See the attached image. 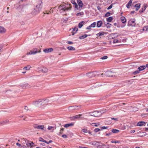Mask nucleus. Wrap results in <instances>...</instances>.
I'll return each mask as SVG.
<instances>
[{"mask_svg":"<svg viewBox=\"0 0 148 148\" xmlns=\"http://www.w3.org/2000/svg\"><path fill=\"white\" fill-rule=\"evenodd\" d=\"M40 5V4H38L36 6L32 12L33 15H35L39 12L41 10Z\"/></svg>","mask_w":148,"mask_h":148,"instance_id":"1","label":"nucleus"},{"mask_svg":"<svg viewBox=\"0 0 148 148\" xmlns=\"http://www.w3.org/2000/svg\"><path fill=\"white\" fill-rule=\"evenodd\" d=\"M64 7H63V8H61V10H62L64 11H65L69 10H71L72 6L70 4H66V3H64Z\"/></svg>","mask_w":148,"mask_h":148,"instance_id":"2","label":"nucleus"},{"mask_svg":"<svg viewBox=\"0 0 148 148\" xmlns=\"http://www.w3.org/2000/svg\"><path fill=\"white\" fill-rule=\"evenodd\" d=\"M89 114H90V116L98 117L101 115L102 112L101 111H96L93 112H89Z\"/></svg>","mask_w":148,"mask_h":148,"instance_id":"3","label":"nucleus"},{"mask_svg":"<svg viewBox=\"0 0 148 148\" xmlns=\"http://www.w3.org/2000/svg\"><path fill=\"white\" fill-rule=\"evenodd\" d=\"M44 99H40L34 101V104L36 106L41 107V105H42V103H44Z\"/></svg>","mask_w":148,"mask_h":148,"instance_id":"4","label":"nucleus"},{"mask_svg":"<svg viewBox=\"0 0 148 148\" xmlns=\"http://www.w3.org/2000/svg\"><path fill=\"white\" fill-rule=\"evenodd\" d=\"M136 24L135 20L134 19H131L128 21L127 25L129 26L134 27Z\"/></svg>","mask_w":148,"mask_h":148,"instance_id":"5","label":"nucleus"},{"mask_svg":"<svg viewBox=\"0 0 148 148\" xmlns=\"http://www.w3.org/2000/svg\"><path fill=\"white\" fill-rule=\"evenodd\" d=\"M33 127L34 128L44 130V126L43 125H39L37 124H35L33 125Z\"/></svg>","mask_w":148,"mask_h":148,"instance_id":"6","label":"nucleus"},{"mask_svg":"<svg viewBox=\"0 0 148 148\" xmlns=\"http://www.w3.org/2000/svg\"><path fill=\"white\" fill-rule=\"evenodd\" d=\"M82 116L81 114H79L78 115H76L75 116L70 117L69 119L71 121H74L77 119L80 118V117Z\"/></svg>","mask_w":148,"mask_h":148,"instance_id":"7","label":"nucleus"},{"mask_svg":"<svg viewBox=\"0 0 148 148\" xmlns=\"http://www.w3.org/2000/svg\"><path fill=\"white\" fill-rule=\"evenodd\" d=\"M86 75L89 78L92 77L96 76V75L95 74L94 72H90L86 73Z\"/></svg>","mask_w":148,"mask_h":148,"instance_id":"8","label":"nucleus"},{"mask_svg":"<svg viewBox=\"0 0 148 148\" xmlns=\"http://www.w3.org/2000/svg\"><path fill=\"white\" fill-rule=\"evenodd\" d=\"M105 75L108 77H112L113 76L112 73L111 71H106L105 73Z\"/></svg>","mask_w":148,"mask_h":148,"instance_id":"9","label":"nucleus"},{"mask_svg":"<svg viewBox=\"0 0 148 148\" xmlns=\"http://www.w3.org/2000/svg\"><path fill=\"white\" fill-rule=\"evenodd\" d=\"M147 6L146 4H145L144 6L142 7L141 9L139 10V12L140 13L143 12H144Z\"/></svg>","mask_w":148,"mask_h":148,"instance_id":"10","label":"nucleus"},{"mask_svg":"<svg viewBox=\"0 0 148 148\" xmlns=\"http://www.w3.org/2000/svg\"><path fill=\"white\" fill-rule=\"evenodd\" d=\"M53 49L51 48H47L45 49L43 51L45 53H48L52 51L53 50Z\"/></svg>","mask_w":148,"mask_h":148,"instance_id":"11","label":"nucleus"},{"mask_svg":"<svg viewBox=\"0 0 148 148\" xmlns=\"http://www.w3.org/2000/svg\"><path fill=\"white\" fill-rule=\"evenodd\" d=\"M77 2L79 5V8H82L83 6V4L82 1L81 0H77Z\"/></svg>","mask_w":148,"mask_h":148,"instance_id":"12","label":"nucleus"},{"mask_svg":"<svg viewBox=\"0 0 148 148\" xmlns=\"http://www.w3.org/2000/svg\"><path fill=\"white\" fill-rule=\"evenodd\" d=\"M74 125V123H69L65 124L64 126L66 128H67L69 127H72Z\"/></svg>","mask_w":148,"mask_h":148,"instance_id":"13","label":"nucleus"},{"mask_svg":"<svg viewBox=\"0 0 148 148\" xmlns=\"http://www.w3.org/2000/svg\"><path fill=\"white\" fill-rule=\"evenodd\" d=\"M6 30L4 27L0 26V33H4L5 32Z\"/></svg>","mask_w":148,"mask_h":148,"instance_id":"14","label":"nucleus"},{"mask_svg":"<svg viewBox=\"0 0 148 148\" xmlns=\"http://www.w3.org/2000/svg\"><path fill=\"white\" fill-rule=\"evenodd\" d=\"M120 20L121 22L123 23H125L126 21V20L125 18L123 16H122Z\"/></svg>","mask_w":148,"mask_h":148,"instance_id":"15","label":"nucleus"},{"mask_svg":"<svg viewBox=\"0 0 148 148\" xmlns=\"http://www.w3.org/2000/svg\"><path fill=\"white\" fill-rule=\"evenodd\" d=\"M132 0H130L128 2V3L126 5V7L128 8H130V6L132 4Z\"/></svg>","mask_w":148,"mask_h":148,"instance_id":"16","label":"nucleus"},{"mask_svg":"<svg viewBox=\"0 0 148 148\" xmlns=\"http://www.w3.org/2000/svg\"><path fill=\"white\" fill-rule=\"evenodd\" d=\"M145 124V122L144 121H140L137 123V125L139 126H141Z\"/></svg>","mask_w":148,"mask_h":148,"instance_id":"17","label":"nucleus"},{"mask_svg":"<svg viewBox=\"0 0 148 148\" xmlns=\"http://www.w3.org/2000/svg\"><path fill=\"white\" fill-rule=\"evenodd\" d=\"M146 68V66L144 65L141 66L140 67H139L138 69L139 71H143Z\"/></svg>","mask_w":148,"mask_h":148,"instance_id":"18","label":"nucleus"},{"mask_svg":"<svg viewBox=\"0 0 148 148\" xmlns=\"http://www.w3.org/2000/svg\"><path fill=\"white\" fill-rule=\"evenodd\" d=\"M9 122V120H6L3 121H1L0 122L1 125H5Z\"/></svg>","mask_w":148,"mask_h":148,"instance_id":"19","label":"nucleus"},{"mask_svg":"<svg viewBox=\"0 0 148 148\" xmlns=\"http://www.w3.org/2000/svg\"><path fill=\"white\" fill-rule=\"evenodd\" d=\"M140 3L136 4L134 7L136 8V10L138 11L140 8Z\"/></svg>","mask_w":148,"mask_h":148,"instance_id":"20","label":"nucleus"},{"mask_svg":"<svg viewBox=\"0 0 148 148\" xmlns=\"http://www.w3.org/2000/svg\"><path fill=\"white\" fill-rule=\"evenodd\" d=\"M104 34H106V33L104 32H100L98 34H96L97 36H103Z\"/></svg>","mask_w":148,"mask_h":148,"instance_id":"21","label":"nucleus"},{"mask_svg":"<svg viewBox=\"0 0 148 148\" xmlns=\"http://www.w3.org/2000/svg\"><path fill=\"white\" fill-rule=\"evenodd\" d=\"M102 24V22L101 21H98L97 24V27H100Z\"/></svg>","mask_w":148,"mask_h":148,"instance_id":"22","label":"nucleus"},{"mask_svg":"<svg viewBox=\"0 0 148 148\" xmlns=\"http://www.w3.org/2000/svg\"><path fill=\"white\" fill-rule=\"evenodd\" d=\"M44 103H42V105H41V107L42 106H46L47 105V103L48 101V99H44Z\"/></svg>","mask_w":148,"mask_h":148,"instance_id":"23","label":"nucleus"},{"mask_svg":"<svg viewBox=\"0 0 148 148\" xmlns=\"http://www.w3.org/2000/svg\"><path fill=\"white\" fill-rule=\"evenodd\" d=\"M85 23L84 21H82L80 22L78 24V27L79 28H81L83 26V24Z\"/></svg>","mask_w":148,"mask_h":148,"instance_id":"24","label":"nucleus"},{"mask_svg":"<svg viewBox=\"0 0 148 148\" xmlns=\"http://www.w3.org/2000/svg\"><path fill=\"white\" fill-rule=\"evenodd\" d=\"M25 142L26 145L27 147L30 146L31 147H32V146L31 145V143H30V141H29L28 140H25Z\"/></svg>","mask_w":148,"mask_h":148,"instance_id":"25","label":"nucleus"},{"mask_svg":"<svg viewBox=\"0 0 148 148\" xmlns=\"http://www.w3.org/2000/svg\"><path fill=\"white\" fill-rule=\"evenodd\" d=\"M88 36V35L85 34L83 35L79 36V38L80 39H83L86 38Z\"/></svg>","mask_w":148,"mask_h":148,"instance_id":"26","label":"nucleus"},{"mask_svg":"<svg viewBox=\"0 0 148 148\" xmlns=\"http://www.w3.org/2000/svg\"><path fill=\"white\" fill-rule=\"evenodd\" d=\"M67 49L69 51H74L75 50V48L72 46L67 47Z\"/></svg>","mask_w":148,"mask_h":148,"instance_id":"27","label":"nucleus"},{"mask_svg":"<svg viewBox=\"0 0 148 148\" xmlns=\"http://www.w3.org/2000/svg\"><path fill=\"white\" fill-rule=\"evenodd\" d=\"M48 71V69L46 68H43L41 70V71L42 73H46Z\"/></svg>","mask_w":148,"mask_h":148,"instance_id":"28","label":"nucleus"},{"mask_svg":"<svg viewBox=\"0 0 148 148\" xmlns=\"http://www.w3.org/2000/svg\"><path fill=\"white\" fill-rule=\"evenodd\" d=\"M113 19V17L112 16H110L106 19L107 21L108 22H110L112 21Z\"/></svg>","mask_w":148,"mask_h":148,"instance_id":"29","label":"nucleus"},{"mask_svg":"<svg viewBox=\"0 0 148 148\" xmlns=\"http://www.w3.org/2000/svg\"><path fill=\"white\" fill-rule=\"evenodd\" d=\"M112 132L114 133H118L119 132V130L116 129H112Z\"/></svg>","mask_w":148,"mask_h":148,"instance_id":"30","label":"nucleus"},{"mask_svg":"<svg viewBox=\"0 0 148 148\" xmlns=\"http://www.w3.org/2000/svg\"><path fill=\"white\" fill-rule=\"evenodd\" d=\"M36 54V53L32 50V51H31L27 53V55H32L34 54Z\"/></svg>","mask_w":148,"mask_h":148,"instance_id":"31","label":"nucleus"},{"mask_svg":"<svg viewBox=\"0 0 148 148\" xmlns=\"http://www.w3.org/2000/svg\"><path fill=\"white\" fill-rule=\"evenodd\" d=\"M75 107H76L75 106H70L69 107V109L70 110H76Z\"/></svg>","mask_w":148,"mask_h":148,"instance_id":"32","label":"nucleus"},{"mask_svg":"<svg viewBox=\"0 0 148 148\" xmlns=\"http://www.w3.org/2000/svg\"><path fill=\"white\" fill-rule=\"evenodd\" d=\"M32 50L34 51V52H35L36 53H40V52L41 51L40 50L39 51H37V49L36 48H34Z\"/></svg>","mask_w":148,"mask_h":148,"instance_id":"33","label":"nucleus"},{"mask_svg":"<svg viewBox=\"0 0 148 148\" xmlns=\"http://www.w3.org/2000/svg\"><path fill=\"white\" fill-rule=\"evenodd\" d=\"M84 14V13L83 12H81L78 13H77L76 14V15L77 16H81L83 15Z\"/></svg>","mask_w":148,"mask_h":148,"instance_id":"34","label":"nucleus"},{"mask_svg":"<svg viewBox=\"0 0 148 148\" xmlns=\"http://www.w3.org/2000/svg\"><path fill=\"white\" fill-rule=\"evenodd\" d=\"M64 128H61L60 129L59 134V136H60L61 134H62L63 131H64Z\"/></svg>","mask_w":148,"mask_h":148,"instance_id":"35","label":"nucleus"},{"mask_svg":"<svg viewBox=\"0 0 148 148\" xmlns=\"http://www.w3.org/2000/svg\"><path fill=\"white\" fill-rule=\"evenodd\" d=\"M143 30L145 31H148V25L147 26L144 27H143Z\"/></svg>","mask_w":148,"mask_h":148,"instance_id":"36","label":"nucleus"},{"mask_svg":"<svg viewBox=\"0 0 148 148\" xmlns=\"http://www.w3.org/2000/svg\"><path fill=\"white\" fill-rule=\"evenodd\" d=\"M96 24V22H94V23H92L90 25V26H91V27H95Z\"/></svg>","mask_w":148,"mask_h":148,"instance_id":"37","label":"nucleus"},{"mask_svg":"<svg viewBox=\"0 0 148 148\" xmlns=\"http://www.w3.org/2000/svg\"><path fill=\"white\" fill-rule=\"evenodd\" d=\"M76 107H75L76 110H78L80 109L81 108V105H79L78 106H75Z\"/></svg>","mask_w":148,"mask_h":148,"instance_id":"38","label":"nucleus"},{"mask_svg":"<svg viewBox=\"0 0 148 148\" xmlns=\"http://www.w3.org/2000/svg\"><path fill=\"white\" fill-rule=\"evenodd\" d=\"M30 66L29 65L27 66L24 67V69H25L26 70H29L30 69Z\"/></svg>","mask_w":148,"mask_h":148,"instance_id":"39","label":"nucleus"},{"mask_svg":"<svg viewBox=\"0 0 148 148\" xmlns=\"http://www.w3.org/2000/svg\"><path fill=\"white\" fill-rule=\"evenodd\" d=\"M119 42V40L117 39H114L113 40V43H118V42Z\"/></svg>","mask_w":148,"mask_h":148,"instance_id":"40","label":"nucleus"},{"mask_svg":"<svg viewBox=\"0 0 148 148\" xmlns=\"http://www.w3.org/2000/svg\"><path fill=\"white\" fill-rule=\"evenodd\" d=\"M111 24L107 23L106 24V26L107 28L110 27H111Z\"/></svg>","mask_w":148,"mask_h":148,"instance_id":"41","label":"nucleus"},{"mask_svg":"<svg viewBox=\"0 0 148 148\" xmlns=\"http://www.w3.org/2000/svg\"><path fill=\"white\" fill-rule=\"evenodd\" d=\"M110 14H111V13H110V12H108L105 14V16L108 17V16H109L110 15Z\"/></svg>","mask_w":148,"mask_h":148,"instance_id":"42","label":"nucleus"},{"mask_svg":"<svg viewBox=\"0 0 148 148\" xmlns=\"http://www.w3.org/2000/svg\"><path fill=\"white\" fill-rule=\"evenodd\" d=\"M139 71L138 70L136 71L133 72V74L135 75H136L139 73Z\"/></svg>","mask_w":148,"mask_h":148,"instance_id":"43","label":"nucleus"},{"mask_svg":"<svg viewBox=\"0 0 148 148\" xmlns=\"http://www.w3.org/2000/svg\"><path fill=\"white\" fill-rule=\"evenodd\" d=\"M111 143H119V141H118L117 140H112L111 141Z\"/></svg>","mask_w":148,"mask_h":148,"instance_id":"44","label":"nucleus"},{"mask_svg":"<svg viewBox=\"0 0 148 148\" xmlns=\"http://www.w3.org/2000/svg\"><path fill=\"white\" fill-rule=\"evenodd\" d=\"M113 4L112 3L111 5L107 8V9L109 10L111 9L112 7Z\"/></svg>","mask_w":148,"mask_h":148,"instance_id":"45","label":"nucleus"},{"mask_svg":"<svg viewBox=\"0 0 148 148\" xmlns=\"http://www.w3.org/2000/svg\"><path fill=\"white\" fill-rule=\"evenodd\" d=\"M108 57L107 56H104L103 57H101V59L102 60H105L107 59L108 58Z\"/></svg>","mask_w":148,"mask_h":148,"instance_id":"46","label":"nucleus"},{"mask_svg":"<svg viewBox=\"0 0 148 148\" xmlns=\"http://www.w3.org/2000/svg\"><path fill=\"white\" fill-rule=\"evenodd\" d=\"M100 129L99 128H96L94 130V131L95 132H98L100 131Z\"/></svg>","mask_w":148,"mask_h":148,"instance_id":"47","label":"nucleus"},{"mask_svg":"<svg viewBox=\"0 0 148 148\" xmlns=\"http://www.w3.org/2000/svg\"><path fill=\"white\" fill-rule=\"evenodd\" d=\"M82 132L84 133H87L88 132V130L86 129H83L82 130Z\"/></svg>","mask_w":148,"mask_h":148,"instance_id":"48","label":"nucleus"},{"mask_svg":"<svg viewBox=\"0 0 148 148\" xmlns=\"http://www.w3.org/2000/svg\"><path fill=\"white\" fill-rule=\"evenodd\" d=\"M39 140L40 142H44L43 140H45L43 139L41 137H40L39 138Z\"/></svg>","mask_w":148,"mask_h":148,"instance_id":"49","label":"nucleus"},{"mask_svg":"<svg viewBox=\"0 0 148 148\" xmlns=\"http://www.w3.org/2000/svg\"><path fill=\"white\" fill-rule=\"evenodd\" d=\"M64 3H63V4H61L60 6H59V8L61 10V8H63V7H64Z\"/></svg>","mask_w":148,"mask_h":148,"instance_id":"50","label":"nucleus"},{"mask_svg":"<svg viewBox=\"0 0 148 148\" xmlns=\"http://www.w3.org/2000/svg\"><path fill=\"white\" fill-rule=\"evenodd\" d=\"M75 8L77 9V10H78L79 8V7H78V5L77 3L75 5Z\"/></svg>","mask_w":148,"mask_h":148,"instance_id":"51","label":"nucleus"},{"mask_svg":"<svg viewBox=\"0 0 148 148\" xmlns=\"http://www.w3.org/2000/svg\"><path fill=\"white\" fill-rule=\"evenodd\" d=\"M93 124L94 125H93V126L97 127L99 125V124H97L96 123H93Z\"/></svg>","mask_w":148,"mask_h":148,"instance_id":"52","label":"nucleus"},{"mask_svg":"<svg viewBox=\"0 0 148 148\" xmlns=\"http://www.w3.org/2000/svg\"><path fill=\"white\" fill-rule=\"evenodd\" d=\"M112 134V132H110L108 133H106V136H110Z\"/></svg>","mask_w":148,"mask_h":148,"instance_id":"53","label":"nucleus"},{"mask_svg":"<svg viewBox=\"0 0 148 148\" xmlns=\"http://www.w3.org/2000/svg\"><path fill=\"white\" fill-rule=\"evenodd\" d=\"M62 137L64 138H66L67 137V136L66 134H64L62 136Z\"/></svg>","mask_w":148,"mask_h":148,"instance_id":"54","label":"nucleus"},{"mask_svg":"<svg viewBox=\"0 0 148 148\" xmlns=\"http://www.w3.org/2000/svg\"><path fill=\"white\" fill-rule=\"evenodd\" d=\"M67 43L68 44H72L74 43L73 42H71V41H67Z\"/></svg>","mask_w":148,"mask_h":148,"instance_id":"55","label":"nucleus"},{"mask_svg":"<svg viewBox=\"0 0 148 148\" xmlns=\"http://www.w3.org/2000/svg\"><path fill=\"white\" fill-rule=\"evenodd\" d=\"M101 127V128L102 130L105 129H106L107 128V127H105V126Z\"/></svg>","mask_w":148,"mask_h":148,"instance_id":"56","label":"nucleus"},{"mask_svg":"<svg viewBox=\"0 0 148 148\" xmlns=\"http://www.w3.org/2000/svg\"><path fill=\"white\" fill-rule=\"evenodd\" d=\"M78 28H76V27H75L73 28V31H76V32H77L78 30Z\"/></svg>","mask_w":148,"mask_h":148,"instance_id":"57","label":"nucleus"},{"mask_svg":"<svg viewBox=\"0 0 148 148\" xmlns=\"http://www.w3.org/2000/svg\"><path fill=\"white\" fill-rule=\"evenodd\" d=\"M91 28V27L90 26V25L87 27L86 28L87 29H90Z\"/></svg>","mask_w":148,"mask_h":148,"instance_id":"58","label":"nucleus"},{"mask_svg":"<svg viewBox=\"0 0 148 148\" xmlns=\"http://www.w3.org/2000/svg\"><path fill=\"white\" fill-rule=\"evenodd\" d=\"M53 128V127L52 126H49L48 127L47 129L48 130H51V129Z\"/></svg>","mask_w":148,"mask_h":148,"instance_id":"59","label":"nucleus"},{"mask_svg":"<svg viewBox=\"0 0 148 148\" xmlns=\"http://www.w3.org/2000/svg\"><path fill=\"white\" fill-rule=\"evenodd\" d=\"M71 3L72 4H73L74 5H75L76 3L75 2V1L74 0H72V1H71Z\"/></svg>","mask_w":148,"mask_h":148,"instance_id":"60","label":"nucleus"},{"mask_svg":"<svg viewBox=\"0 0 148 148\" xmlns=\"http://www.w3.org/2000/svg\"><path fill=\"white\" fill-rule=\"evenodd\" d=\"M111 119L112 120H115V121H118V119H117V118H112Z\"/></svg>","mask_w":148,"mask_h":148,"instance_id":"61","label":"nucleus"},{"mask_svg":"<svg viewBox=\"0 0 148 148\" xmlns=\"http://www.w3.org/2000/svg\"><path fill=\"white\" fill-rule=\"evenodd\" d=\"M99 146H100V147H101L102 148H104V147L106 146V145H99Z\"/></svg>","mask_w":148,"mask_h":148,"instance_id":"62","label":"nucleus"},{"mask_svg":"<svg viewBox=\"0 0 148 148\" xmlns=\"http://www.w3.org/2000/svg\"><path fill=\"white\" fill-rule=\"evenodd\" d=\"M25 110L27 111L28 110V108L27 106H25L24 108Z\"/></svg>","mask_w":148,"mask_h":148,"instance_id":"63","label":"nucleus"},{"mask_svg":"<svg viewBox=\"0 0 148 148\" xmlns=\"http://www.w3.org/2000/svg\"><path fill=\"white\" fill-rule=\"evenodd\" d=\"M79 148H88V147H82L81 146H79Z\"/></svg>","mask_w":148,"mask_h":148,"instance_id":"64","label":"nucleus"}]
</instances>
